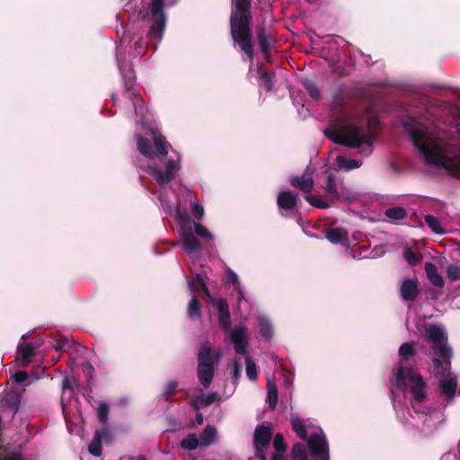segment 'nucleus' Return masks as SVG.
Segmentation results:
<instances>
[{
  "mask_svg": "<svg viewBox=\"0 0 460 460\" xmlns=\"http://www.w3.org/2000/svg\"><path fill=\"white\" fill-rule=\"evenodd\" d=\"M228 277L231 282L233 283L234 289H239V288L241 287V283L237 274L232 270H229Z\"/></svg>",
  "mask_w": 460,
  "mask_h": 460,
  "instance_id": "4d7b16f0",
  "label": "nucleus"
},
{
  "mask_svg": "<svg viewBox=\"0 0 460 460\" xmlns=\"http://www.w3.org/2000/svg\"><path fill=\"white\" fill-rule=\"evenodd\" d=\"M426 338L433 345L447 341L443 330L436 324H430L426 328Z\"/></svg>",
  "mask_w": 460,
  "mask_h": 460,
  "instance_id": "b1692460",
  "label": "nucleus"
},
{
  "mask_svg": "<svg viewBox=\"0 0 460 460\" xmlns=\"http://www.w3.org/2000/svg\"><path fill=\"white\" fill-rule=\"evenodd\" d=\"M433 350L443 358L442 360H450V358L452 357V349L447 344V341H443V343H438V345H433Z\"/></svg>",
  "mask_w": 460,
  "mask_h": 460,
  "instance_id": "e433bc0d",
  "label": "nucleus"
},
{
  "mask_svg": "<svg viewBox=\"0 0 460 460\" xmlns=\"http://www.w3.org/2000/svg\"><path fill=\"white\" fill-rule=\"evenodd\" d=\"M402 256L405 259V261L408 262V264L411 267L416 266L419 264L421 261L422 256L420 254H417L412 250L406 246L403 249Z\"/></svg>",
  "mask_w": 460,
  "mask_h": 460,
  "instance_id": "4c0bfd02",
  "label": "nucleus"
},
{
  "mask_svg": "<svg viewBox=\"0 0 460 460\" xmlns=\"http://www.w3.org/2000/svg\"><path fill=\"white\" fill-rule=\"evenodd\" d=\"M73 390L71 380L68 377H65L62 381V391Z\"/></svg>",
  "mask_w": 460,
  "mask_h": 460,
  "instance_id": "052dcab7",
  "label": "nucleus"
},
{
  "mask_svg": "<svg viewBox=\"0 0 460 460\" xmlns=\"http://www.w3.org/2000/svg\"><path fill=\"white\" fill-rule=\"evenodd\" d=\"M195 419H196V422L199 425H202L203 424L204 417H203V414L200 411H196Z\"/></svg>",
  "mask_w": 460,
  "mask_h": 460,
  "instance_id": "0e129e2a",
  "label": "nucleus"
},
{
  "mask_svg": "<svg viewBox=\"0 0 460 460\" xmlns=\"http://www.w3.org/2000/svg\"><path fill=\"white\" fill-rule=\"evenodd\" d=\"M190 405L196 411H199L200 408L205 407L203 404H201V397L199 399H193V400H191Z\"/></svg>",
  "mask_w": 460,
  "mask_h": 460,
  "instance_id": "bf43d9fd",
  "label": "nucleus"
},
{
  "mask_svg": "<svg viewBox=\"0 0 460 460\" xmlns=\"http://www.w3.org/2000/svg\"><path fill=\"white\" fill-rule=\"evenodd\" d=\"M424 268L427 277L431 284L438 288H443L445 284L444 279L440 274H438L437 266L432 262H426Z\"/></svg>",
  "mask_w": 460,
  "mask_h": 460,
  "instance_id": "393cba45",
  "label": "nucleus"
},
{
  "mask_svg": "<svg viewBox=\"0 0 460 460\" xmlns=\"http://www.w3.org/2000/svg\"><path fill=\"white\" fill-rule=\"evenodd\" d=\"M325 237L334 244L342 243L348 240V232L341 227L327 230Z\"/></svg>",
  "mask_w": 460,
  "mask_h": 460,
  "instance_id": "a878e982",
  "label": "nucleus"
},
{
  "mask_svg": "<svg viewBox=\"0 0 460 460\" xmlns=\"http://www.w3.org/2000/svg\"><path fill=\"white\" fill-rule=\"evenodd\" d=\"M267 447H260L258 446H254L255 449V456L259 458L260 460H267L265 456V449Z\"/></svg>",
  "mask_w": 460,
  "mask_h": 460,
  "instance_id": "13d9d810",
  "label": "nucleus"
},
{
  "mask_svg": "<svg viewBox=\"0 0 460 460\" xmlns=\"http://www.w3.org/2000/svg\"><path fill=\"white\" fill-rule=\"evenodd\" d=\"M259 332L265 341H270L273 336V327L271 323L265 318H260L259 320Z\"/></svg>",
  "mask_w": 460,
  "mask_h": 460,
  "instance_id": "2f4dec72",
  "label": "nucleus"
},
{
  "mask_svg": "<svg viewBox=\"0 0 460 460\" xmlns=\"http://www.w3.org/2000/svg\"><path fill=\"white\" fill-rule=\"evenodd\" d=\"M152 140L142 137L137 136V143L138 151L146 157L154 159L158 155L165 156L168 155L169 143L166 138L157 130L151 129Z\"/></svg>",
  "mask_w": 460,
  "mask_h": 460,
  "instance_id": "1a4fd4ad",
  "label": "nucleus"
},
{
  "mask_svg": "<svg viewBox=\"0 0 460 460\" xmlns=\"http://www.w3.org/2000/svg\"><path fill=\"white\" fill-rule=\"evenodd\" d=\"M292 460H308L305 446L302 443H296L291 449Z\"/></svg>",
  "mask_w": 460,
  "mask_h": 460,
  "instance_id": "72a5a7b5",
  "label": "nucleus"
},
{
  "mask_svg": "<svg viewBox=\"0 0 460 460\" xmlns=\"http://www.w3.org/2000/svg\"><path fill=\"white\" fill-rule=\"evenodd\" d=\"M385 215L394 220H401L406 217L407 212L402 207H392L385 210Z\"/></svg>",
  "mask_w": 460,
  "mask_h": 460,
  "instance_id": "58836bf2",
  "label": "nucleus"
},
{
  "mask_svg": "<svg viewBox=\"0 0 460 460\" xmlns=\"http://www.w3.org/2000/svg\"><path fill=\"white\" fill-rule=\"evenodd\" d=\"M119 69L124 84V95L132 102L136 116L144 119L146 115V108L140 94L135 90V71L130 64L123 63L119 65Z\"/></svg>",
  "mask_w": 460,
  "mask_h": 460,
  "instance_id": "0eeeda50",
  "label": "nucleus"
},
{
  "mask_svg": "<svg viewBox=\"0 0 460 460\" xmlns=\"http://www.w3.org/2000/svg\"><path fill=\"white\" fill-rule=\"evenodd\" d=\"M150 13L147 11H140L137 14L139 20L148 19L151 23L147 31L148 45L159 42L163 40L166 27V14L164 12V0H152L149 4Z\"/></svg>",
  "mask_w": 460,
  "mask_h": 460,
  "instance_id": "20e7f679",
  "label": "nucleus"
},
{
  "mask_svg": "<svg viewBox=\"0 0 460 460\" xmlns=\"http://www.w3.org/2000/svg\"><path fill=\"white\" fill-rule=\"evenodd\" d=\"M273 447L275 451L286 452L288 446L285 442L284 437L281 433H277L273 440Z\"/></svg>",
  "mask_w": 460,
  "mask_h": 460,
  "instance_id": "49530a36",
  "label": "nucleus"
},
{
  "mask_svg": "<svg viewBox=\"0 0 460 460\" xmlns=\"http://www.w3.org/2000/svg\"><path fill=\"white\" fill-rule=\"evenodd\" d=\"M403 126L409 132L411 139L421 154L426 163L431 165L444 168L448 172L455 174L460 170V164L452 157L442 155L438 149L440 143L432 133L428 132V128L409 118L404 121Z\"/></svg>",
  "mask_w": 460,
  "mask_h": 460,
  "instance_id": "f257e3e1",
  "label": "nucleus"
},
{
  "mask_svg": "<svg viewBox=\"0 0 460 460\" xmlns=\"http://www.w3.org/2000/svg\"><path fill=\"white\" fill-rule=\"evenodd\" d=\"M424 221L428 225V226L432 230V232L441 234H444L445 231L440 226V222L438 217L432 215H426L424 217Z\"/></svg>",
  "mask_w": 460,
  "mask_h": 460,
  "instance_id": "ea45409f",
  "label": "nucleus"
},
{
  "mask_svg": "<svg viewBox=\"0 0 460 460\" xmlns=\"http://www.w3.org/2000/svg\"><path fill=\"white\" fill-rule=\"evenodd\" d=\"M305 90L308 94L314 100H318L321 96V91L319 87L313 82L306 83L305 84Z\"/></svg>",
  "mask_w": 460,
  "mask_h": 460,
  "instance_id": "09e8293b",
  "label": "nucleus"
},
{
  "mask_svg": "<svg viewBox=\"0 0 460 460\" xmlns=\"http://www.w3.org/2000/svg\"><path fill=\"white\" fill-rule=\"evenodd\" d=\"M131 460H146L144 456H137L131 458Z\"/></svg>",
  "mask_w": 460,
  "mask_h": 460,
  "instance_id": "774afa93",
  "label": "nucleus"
},
{
  "mask_svg": "<svg viewBox=\"0 0 460 460\" xmlns=\"http://www.w3.org/2000/svg\"><path fill=\"white\" fill-rule=\"evenodd\" d=\"M286 457L285 456V452H278L276 451L272 456H271V459L270 460H284Z\"/></svg>",
  "mask_w": 460,
  "mask_h": 460,
  "instance_id": "680f3d73",
  "label": "nucleus"
},
{
  "mask_svg": "<svg viewBox=\"0 0 460 460\" xmlns=\"http://www.w3.org/2000/svg\"><path fill=\"white\" fill-rule=\"evenodd\" d=\"M246 375L251 381H255L258 378L257 366L251 356L245 357Z\"/></svg>",
  "mask_w": 460,
  "mask_h": 460,
  "instance_id": "a19ab883",
  "label": "nucleus"
},
{
  "mask_svg": "<svg viewBox=\"0 0 460 460\" xmlns=\"http://www.w3.org/2000/svg\"><path fill=\"white\" fill-rule=\"evenodd\" d=\"M191 212L195 218L200 219L204 216V208L200 204L195 203L191 208Z\"/></svg>",
  "mask_w": 460,
  "mask_h": 460,
  "instance_id": "6e6d98bb",
  "label": "nucleus"
},
{
  "mask_svg": "<svg viewBox=\"0 0 460 460\" xmlns=\"http://www.w3.org/2000/svg\"><path fill=\"white\" fill-rule=\"evenodd\" d=\"M289 183L292 187L299 189L303 192L310 193L314 189V180L303 174L301 176L292 175L289 178Z\"/></svg>",
  "mask_w": 460,
  "mask_h": 460,
  "instance_id": "4be33fe9",
  "label": "nucleus"
},
{
  "mask_svg": "<svg viewBox=\"0 0 460 460\" xmlns=\"http://www.w3.org/2000/svg\"><path fill=\"white\" fill-rule=\"evenodd\" d=\"M406 377L411 382V393L412 394V398L414 400V403H411L412 409L416 413H421L424 416L423 420V428L421 431L426 435H429L433 432L435 428V423L432 420L431 417L427 415L424 411H420L416 408V403L423 402L427 398V394L425 391L426 384L422 378V376L414 371V368L408 369V374H406Z\"/></svg>",
  "mask_w": 460,
  "mask_h": 460,
  "instance_id": "423d86ee",
  "label": "nucleus"
},
{
  "mask_svg": "<svg viewBox=\"0 0 460 460\" xmlns=\"http://www.w3.org/2000/svg\"><path fill=\"white\" fill-rule=\"evenodd\" d=\"M305 200L313 207L317 208H328L330 205L327 202L321 200L320 199L307 193L305 196Z\"/></svg>",
  "mask_w": 460,
  "mask_h": 460,
  "instance_id": "a18cd8bd",
  "label": "nucleus"
},
{
  "mask_svg": "<svg viewBox=\"0 0 460 460\" xmlns=\"http://www.w3.org/2000/svg\"><path fill=\"white\" fill-rule=\"evenodd\" d=\"M12 378L15 383L22 384L24 383L29 378V376L25 371H16L12 376Z\"/></svg>",
  "mask_w": 460,
  "mask_h": 460,
  "instance_id": "864d4df0",
  "label": "nucleus"
},
{
  "mask_svg": "<svg viewBox=\"0 0 460 460\" xmlns=\"http://www.w3.org/2000/svg\"><path fill=\"white\" fill-rule=\"evenodd\" d=\"M277 205L279 209L292 210L297 206V196L290 190H282L278 195Z\"/></svg>",
  "mask_w": 460,
  "mask_h": 460,
  "instance_id": "6ab92c4d",
  "label": "nucleus"
},
{
  "mask_svg": "<svg viewBox=\"0 0 460 460\" xmlns=\"http://www.w3.org/2000/svg\"><path fill=\"white\" fill-rule=\"evenodd\" d=\"M267 402L270 410H274L279 400L278 387L274 382L269 381L267 384Z\"/></svg>",
  "mask_w": 460,
  "mask_h": 460,
  "instance_id": "c756f323",
  "label": "nucleus"
},
{
  "mask_svg": "<svg viewBox=\"0 0 460 460\" xmlns=\"http://www.w3.org/2000/svg\"><path fill=\"white\" fill-rule=\"evenodd\" d=\"M376 122L374 118H367L363 123H348L342 125L340 129H328L325 136L333 143L349 148H358L363 145L371 146L373 135L365 130V126L372 128Z\"/></svg>",
  "mask_w": 460,
  "mask_h": 460,
  "instance_id": "7ed1b4c3",
  "label": "nucleus"
},
{
  "mask_svg": "<svg viewBox=\"0 0 460 460\" xmlns=\"http://www.w3.org/2000/svg\"><path fill=\"white\" fill-rule=\"evenodd\" d=\"M400 293L403 300L413 302L420 294L418 280L405 279L401 285Z\"/></svg>",
  "mask_w": 460,
  "mask_h": 460,
  "instance_id": "2eb2a0df",
  "label": "nucleus"
},
{
  "mask_svg": "<svg viewBox=\"0 0 460 460\" xmlns=\"http://www.w3.org/2000/svg\"><path fill=\"white\" fill-rule=\"evenodd\" d=\"M134 46H135L136 51H137V54L142 55L143 54V47H142L141 40H137L135 42Z\"/></svg>",
  "mask_w": 460,
  "mask_h": 460,
  "instance_id": "e2e57ef3",
  "label": "nucleus"
},
{
  "mask_svg": "<svg viewBox=\"0 0 460 460\" xmlns=\"http://www.w3.org/2000/svg\"><path fill=\"white\" fill-rule=\"evenodd\" d=\"M310 460H330L329 444L323 433H314L307 438Z\"/></svg>",
  "mask_w": 460,
  "mask_h": 460,
  "instance_id": "9d476101",
  "label": "nucleus"
},
{
  "mask_svg": "<svg viewBox=\"0 0 460 460\" xmlns=\"http://www.w3.org/2000/svg\"><path fill=\"white\" fill-rule=\"evenodd\" d=\"M272 438V429L264 425H258L254 430V446L268 447Z\"/></svg>",
  "mask_w": 460,
  "mask_h": 460,
  "instance_id": "f3484780",
  "label": "nucleus"
},
{
  "mask_svg": "<svg viewBox=\"0 0 460 460\" xmlns=\"http://www.w3.org/2000/svg\"><path fill=\"white\" fill-rule=\"evenodd\" d=\"M457 381L456 376H447L442 378L439 382L441 394L447 397L448 402H451L456 395Z\"/></svg>",
  "mask_w": 460,
  "mask_h": 460,
  "instance_id": "412c9836",
  "label": "nucleus"
},
{
  "mask_svg": "<svg viewBox=\"0 0 460 460\" xmlns=\"http://www.w3.org/2000/svg\"><path fill=\"white\" fill-rule=\"evenodd\" d=\"M199 288L202 290L203 294H204L206 296L210 297V291H209V289H208V288L207 287V285H206V284H205V285H203V286H202L201 288Z\"/></svg>",
  "mask_w": 460,
  "mask_h": 460,
  "instance_id": "69168bd1",
  "label": "nucleus"
},
{
  "mask_svg": "<svg viewBox=\"0 0 460 460\" xmlns=\"http://www.w3.org/2000/svg\"><path fill=\"white\" fill-rule=\"evenodd\" d=\"M211 301L217 305L218 310V323L220 327L226 331H230L232 323L227 300L226 298H219L217 301L212 299Z\"/></svg>",
  "mask_w": 460,
  "mask_h": 460,
  "instance_id": "4468645a",
  "label": "nucleus"
},
{
  "mask_svg": "<svg viewBox=\"0 0 460 460\" xmlns=\"http://www.w3.org/2000/svg\"><path fill=\"white\" fill-rule=\"evenodd\" d=\"M181 242L183 250L188 253L199 252L202 249L199 240L195 236L190 228L182 229Z\"/></svg>",
  "mask_w": 460,
  "mask_h": 460,
  "instance_id": "dca6fc26",
  "label": "nucleus"
},
{
  "mask_svg": "<svg viewBox=\"0 0 460 460\" xmlns=\"http://www.w3.org/2000/svg\"><path fill=\"white\" fill-rule=\"evenodd\" d=\"M237 293H238V302L240 303L242 299L244 298V294L243 292V290L241 289V287L239 288V289H234Z\"/></svg>",
  "mask_w": 460,
  "mask_h": 460,
  "instance_id": "338daca9",
  "label": "nucleus"
},
{
  "mask_svg": "<svg viewBox=\"0 0 460 460\" xmlns=\"http://www.w3.org/2000/svg\"><path fill=\"white\" fill-rule=\"evenodd\" d=\"M36 346L29 342H21L18 344L16 358L18 365L21 367H27L35 356Z\"/></svg>",
  "mask_w": 460,
  "mask_h": 460,
  "instance_id": "f8f14e48",
  "label": "nucleus"
},
{
  "mask_svg": "<svg viewBox=\"0 0 460 460\" xmlns=\"http://www.w3.org/2000/svg\"><path fill=\"white\" fill-rule=\"evenodd\" d=\"M291 426L292 429L297 437L303 440L307 439V431L306 427L304 423V421L299 418H292L291 419Z\"/></svg>",
  "mask_w": 460,
  "mask_h": 460,
  "instance_id": "473e14b6",
  "label": "nucleus"
},
{
  "mask_svg": "<svg viewBox=\"0 0 460 460\" xmlns=\"http://www.w3.org/2000/svg\"><path fill=\"white\" fill-rule=\"evenodd\" d=\"M274 77H275L274 72L264 71L261 74V79L263 82L267 92H271L273 90V88H274L273 78Z\"/></svg>",
  "mask_w": 460,
  "mask_h": 460,
  "instance_id": "c03bdc74",
  "label": "nucleus"
},
{
  "mask_svg": "<svg viewBox=\"0 0 460 460\" xmlns=\"http://www.w3.org/2000/svg\"><path fill=\"white\" fill-rule=\"evenodd\" d=\"M180 445H181V447L183 449L194 450L198 447V446L199 445V442L197 438L196 434L190 433L181 441Z\"/></svg>",
  "mask_w": 460,
  "mask_h": 460,
  "instance_id": "79ce46f5",
  "label": "nucleus"
},
{
  "mask_svg": "<svg viewBox=\"0 0 460 460\" xmlns=\"http://www.w3.org/2000/svg\"><path fill=\"white\" fill-rule=\"evenodd\" d=\"M417 344L418 343L414 341L405 342L402 343L398 349L400 361L395 374V383L400 391H406L407 389L405 383L406 374H408V369L413 368L415 364L414 357L417 354L415 348Z\"/></svg>",
  "mask_w": 460,
  "mask_h": 460,
  "instance_id": "6e6552de",
  "label": "nucleus"
},
{
  "mask_svg": "<svg viewBox=\"0 0 460 460\" xmlns=\"http://www.w3.org/2000/svg\"><path fill=\"white\" fill-rule=\"evenodd\" d=\"M110 413L109 405L106 402H100L97 410V417L100 422L106 424L108 422Z\"/></svg>",
  "mask_w": 460,
  "mask_h": 460,
  "instance_id": "37998d69",
  "label": "nucleus"
},
{
  "mask_svg": "<svg viewBox=\"0 0 460 460\" xmlns=\"http://www.w3.org/2000/svg\"><path fill=\"white\" fill-rule=\"evenodd\" d=\"M437 372L442 378H446L447 376H454L450 371V360H442L438 358H434L432 359Z\"/></svg>",
  "mask_w": 460,
  "mask_h": 460,
  "instance_id": "7c9ffc66",
  "label": "nucleus"
},
{
  "mask_svg": "<svg viewBox=\"0 0 460 460\" xmlns=\"http://www.w3.org/2000/svg\"><path fill=\"white\" fill-rule=\"evenodd\" d=\"M242 369H243V367L240 362V359L235 360L234 363V368H233V379L234 382L240 378V376L242 375Z\"/></svg>",
  "mask_w": 460,
  "mask_h": 460,
  "instance_id": "5fc2aeb1",
  "label": "nucleus"
},
{
  "mask_svg": "<svg viewBox=\"0 0 460 460\" xmlns=\"http://www.w3.org/2000/svg\"><path fill=\"white\" fill-rule=\"evenodd\" d=\"M195 234L207 240H212V234L200 223L194 224Z\"/></svg>",
  "mask_w": 460,
  "mask_h": 460,
  "instance_id": "de8ad7c7",
  "label": "nucleus"
},
{
  "mask_svg": "<svg viewBox=\"0 0 460 460\" xmlns=\"http://www.w3.org/2000/svg\"><path fill=\"white\" fill-rule=\"evenodd\" d=\"M256 35L261 51L263 55L267 56L270 53V49L274 47L276 43L275 40L267 33L266 28L264 26L257 28Z\"/></svg>",
  "mask_w": 460,
  "mask_h": 460,
  "instance_id": "a211bd4d",
  "label": "nucleus"
},
{
  "mask_svg": "<svg viewBox=\"0 0 460 460\" xmlns=\"http://www.w3.org/2000/svg\"><path fill=\"white\" fill-rule=\"evenodd\" d=\"M336 161L341 168H343L347 171L358 168L361 165L359 161L355 159H348L341 155L337 156Z\"/></svg>",
  "mask_w": 460,
  "mask_h": 460,
  "instance_id": "c9c22d12",
  "label": "nucleus"
},
{
  "mask_svg": "<svg viewBox=\"0 0 460 460\" xmlns=\"http://www.w3.org/2000/svg\"><path fill=\"white\" fill-rule=\"evenodd\" d=\"M197 376L204 388H208L213 381L220 356L214 350L209 341L203 342L197 355Z\"/></svg>",
  "mask_w": 460,
  "mask_h": 460,
  "instance_id": "39448f33",
  "label": "nucleus"
},
{
  "mask_svg": "<svg viewBox=\"0 0 460 460\" xmlns=\"http://www.w3.org/2000/svg\"><path fill=\"white\" fill-rule=\"evenodd\" d=\"M447 274L451 280H460V267L449 265L447 270Z\"/></svg>",
  "mask_w": 460,
  "mask_h": 460,
  "instance_id": "3c124183",
  "label": "nucleus"
},
{
  "mask_svg": "<svg viewBox=\"0 0 460 460\" xmlns=\"http://www.w3.org/2000/svg\"><path fill=\"white\" fill-rule=\"evenodd\" d=\"M111 437V432L103 428L102 429H98L94 432V436L91 443L89 444L88 450L91 455L94 456H100L102 453V438Z\"/></svg>",
  "mask_w": 460,
  "mask_h": 460,
  "instance_id": "aec40b11",
  "label": "nucleus"
},
{
  "mask_svg": "<svg viewBox=\"0 0 460 460\" xmlns=\"http://www.w3.org/2000/svg\"><path fill=\"white\" fill-rule=\"evenodd\" d=\"M177 169L176 162L173 159H169L165 164L164 169L158 165L149 166L148 173L160 186H164L174 179Z\"/></svg>",
  "mask_w": 460,
  "mask_h": 460,
  "instance_id": "9b49d317",
  "label": "nucleus"
},
{
  "mask_svg": "<svg viewBox=\"0 0 460 460\" xmlns=\"http://www.w3.org/2000/svg\"><path fill=\"white\" fill-rule=\"evenodd\" d=\"M325 195L332 200H338L340 199V193L336 185V178L333 174L327 176Z\"/></svg>",
  "mask_w": 460,
  "mask_h": 460,
  "instance_id": "cd10ccee",
  "label": "nucleus"
},
{
  "mask_svg": "<svg viewBox=\"0 0 460 460\" xmlns=\"http://www.w3.org/2000/svg\"><path fill=\"white\" fill-rule=\"evenodd\" d=\"M21 403V395L18 393H8L1 400L0 404L3 408L10 411L14 415Z\"/></svg>",
  "mask_w": 460,
  "mask_h": 460,
  "instance_id": "5701e85b",
  "label": "nucleus"
},
{
  "mask_svg": "<svg viewBox=\"0 0 460 460\" xmlns=\"http://www.w3.org/2000/svg\"><path fill=\"white\" fill-rule=\"evenodd\" d=\"M179 383L176 380H171L168 382L162 394L163 399L167 402H172V396L176 394Z\"/></svg>",
  "mask_w": 460,
  "mask_h": 460,
  "instance_id": "f704fd0d",
  "label": "nucleus"
},
{
  "mask_svg": "<svg viewBox=\"0 0 460 460\" xmlns=\"http://www.w3.org/2000/svg\"><path fill=\"white\" fill-rule=\"evenodd\" d=\"M205 281L200 274H196L193 279L190 282V288L193 292H196L198 288L205 285Z\"/></svg>",
  "mask_w": 460,
  "mask_h": 460,
  "instance_id": "603ef678",
  "label": "nucleus"
},
{
  "mask_svg": "<svg viewBox=\"0 0 460 460\" xmlns=\"http://www.w3.org/2000/svg\"><path fill=\"white\" fill-rule=\"evenodd\" d=\"M187 314L191 320H197L201 317V305L195 294L189 302Z\"/></svg>",
  "mask_w": 460,
  "mask_h": 460,
  "instance_id": "c85d7f7f",
  "label": "nucleus"
},
{
  "mask_svg": "<svg viewBox=\"0 0 460 460\" xmlns=\"http://www.w3.org/2000/svg\"><path fill=\"white\" fill-rule=\"evenodd\" d=\"M247 329L243 326H236L232 331L231 341L234 344L236 354L245 355L247 351V339H246Z\"/></svg>",
  "mask_w": 460,
  "mask_h": 460,
  "instance_id": "ddd939ff",
  "label": "nucleus"
},
{
  "mask_svg": "<svg viewBox=\"0 0 460 460\" xmlns=\"http://www.w3.org/2000/svg\"><path fill=\"white\" fill-rule=\"evenodd\" d=\"M217 438V429L212 425H207L200 434L199 445L208 447L215 442Z\"/></svg>",
  "mask_w": 460,
  "mask_h": 460,
  "instance_id": "bb28decb",
  "label": "nucleus"
},
{
  "mask_svg": "<svg viewBox=\"0 0 460 460\" xmlns=\"http://www.w3.org/2000/svg\"><path fill=\"white\" fill-rule=\"evenodd\" d=\"M217 401H220V396L217 392H210L207 395L201 396V404L208 407Z\"/></svg>",
  "mask_w": 460,
  "mask_h": 460,
  "instance_id": "8fccbe9b",
  "label": "nucleus"
},
{
  "mask_svg": "<svg viewBox=\"0 0 460 460\" xmlns=\"http://www.w3.org/2000/svg\"><path fill=\"white\" fill-rule=\"evenodd\" d=\"M229 25L230 35L234 43L250 58L254 57L252 31V0H232Z\"/></svg>",
  "mask_w": 460,
  "mask_h": 460,
  "instance_id": "f03ea898",
  "label": "nucleus"
}]
</instances>
